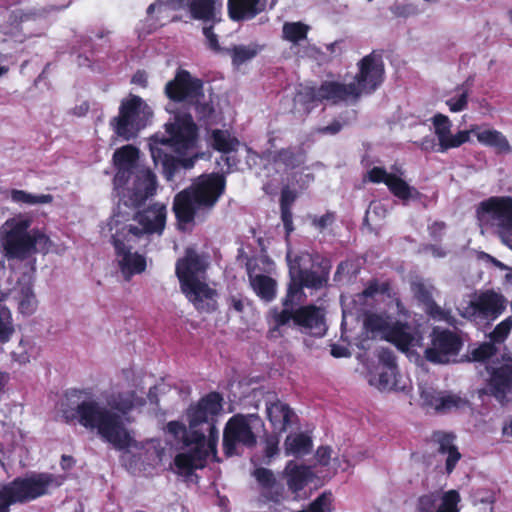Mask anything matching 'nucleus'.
Returning a JSON list of instances; mask_svg holds the SVG:
<instances>
[{
  "label": "nucleus",
  "mask_w": 512,
  "mask_h": 512,
  "mask_svg": "<svg viewBox=\"0 0 512 512\" xmlns=\"http://www.w3.org/2000/svg\"><path fill=\"white\" fill-rule=\"evenodd\" d=\"M455 437L452 434L445 432H436L433 434V440L438 444L439 452L446 456V470L448 473L452 472L456 463L459 461L461 455L454 445Z\"/></svg>",
  "instance_id": "nucleus-39"
},
{
  "label": "nucleus",
  "mask_w": 512,
  "mask_h": 512,
  "mask_svg": "<svg viewBox=\"0 0 512 512\" xmlns=\"http://www.w3.org/2000/svg\"><path fill=\"white\" fill-rule=\"evenodd\" d=\"M121 223L119 216L111 217L108 222L109 230L112 233L113 243L116 250L117 261L120 269L126 278L134 274L142 273L146 268V259L143 255L132 252L131 243L137 239H130L126 234V226L118 228Z\"/></svg>",
  "instance_id": "nucleus-14"
},
{
  "label": "nucleus",
  "mask_w": 512,
  "mask_h": 512,
  "mask_svg": "<svg viewBox=\"0 0 512 512\" xmlns=\"http://www.w3.org/2000/svg\"><path fill=\"white\" fill-rule=\"evenodd\" d=\"M283 476L286 479L289 490L296 494L295 498H297L298 493L311 480L312 472L309 467L299 465L291 460L286 464L283 470Z\"/></svg>",
  "instance_id": "nucleus-34"
},
{
  "label": "nucleus",
  "mask_w": 512,
  "mask_h": 512,
  "mask_svg": "<svg viewBox=\"0 0 512 512\" xmlns=\"http://www.w3.org/2000/svg\"><path fill=\"white\" fill-rule=\"evenodd\" d=\"M273 167L278 173L296 169L304 163L305 156L301 149H282L270 156Z\"/></svg>",
  "instance_id": "nucleus-38"
},
{
  "label": "nucleus",
  "mask_w": 512,
  "mask_h": 512,
  "mask_svg": "<svg viewBox=\"0 0 512 512\" xmlns=\"http://www.w3.org/2000/svg\"><path fill=\"white\" fill-rule=\"evenodd\" d=\"M443 229H444V224L443 223H434L430 227V230H431L432 234H436L438 232H441Z\"/></svg>",
  "instance_id": "nucleus-62"
},
{
  "label": "nucleus",
  "mask_w": 512,
  "mask_h": 512,
  "mask_svg": "<svg viewBox=\"0 0 512 512\" xmlns=\"http://www.w3.org/2000/svg\"><path fill=\"white\" fill-rule=\"evenodd\" d=\"M490 371L489 390L500 401L508 402L512 395V358H503L487 366Z\"/></svg>",
  "instance_id": "nucleus-24"
},
{
  "label": "nucleus",
  "mask_w": 512,
  "mask_h": 512,
  "mask_svg": "<svg viewBox=\"0 0 512 512\" xmlns=\"http://www.w3.org/2000/svg\"><path fill=\"white\" fill-rule=\"evenodd\" d=\"M151 117L150 107L140 97L130 95L122 100L119 115L110 124L117 136L129 140L146 127Z\"/></svg>",
  "instance_id": "nucleus-12"
},
{
  "label": "nucleus",
  "mask_w": 512,
  "mask_h": 512,
  "mask_svg": "<svg viewBox=\"0 0 512 512\" xmlns=\"http://www.w3.org/2000/svg\"><path fill=\"white\" fill-rule=\"evenodd\" d=\"M309 27L301 22H286L283 25V38L297 44L306 39Z\"/></svg>",
  "instance_id": "nucleus-46"
},
{
  "label": "nucleus",
  "mask_w": 512,
  "mask_h": 512,
  "mask_svg": "<svg viewBox=\"0 0 512 512\" xmlns=\"http://www.w3.org/2000/svg\"><path fill=\"white\" fill-rule=\"evenodd\" d=\"M477 217L482 225L496 226L502 243L512 250V198L491 197L481 202Z\"/></svg>",
  "instance_id": "nucleus-13"
},
{
  "label": "nucleus",
  "mask_w": 512,
  "mask_h": 512,
  "mask_svg": "<svg viewBox=\"0 0 512 512\" xmlns=\"http://www.w3.org/2000/svg\"><path fill=\"white\" fill-rule=\"evenodd\" d=\"M64 477L52 474H33L0 486V512H10V506L29 502L57 488Z\"/></svg>",
  "instance_id": "nucleus-10"
},
{
  "label": "nucleus",
  "mask_w": 512,
  "mask_h": 512,
  "mask_svg": "<svg viewBox=\"0 0 512 512\" xmlns=\"http://www.w3.org/2000/svg\"><path fill=\"white\" fill-rule=\"evenodd\" d=\"M207 260L188 248L185 256L176 263V274L181 289L199 311L211 312L216 308V292L205 280Z\"/></svg>",
  "instance_id": "nucleus-9"
},
{
  "label": "nucleus",
  "mask_w": 512,
  "mask_h": 512,
  "mask_svg": "<svg viewBox=\"0 0 512 512\" xmlns=\"http://www.w3.org/2000/svg\"><path fill=\"white\" fill-rule=\"evenodd\" d=\"M203 33L206 37L209 47L213 50H218L219 45H218L217 36L212 32V29L210 27H204Z\"/></svg>",
  "instance_id": "nucleus-53"
},
{
  "label": "nucleus",
  "mask_w": 512,
  "mask_h": 512,
  "mask_svg": "<svg viewBox=\"0 0 512 512\" xmlns=\"http://www.w3.org/2000/svg\"><path fill=\"white\" fill-rule=\"evenodd\" d=\"M334 221V215L332 213H326L320 217H315L313 219V225L320 230H323L330 226Z\"/></svg>",
  "instance_id": "nucleus-51"
},
{
  "label": "nucleus",
  "mask_w": 512,
  "mask_h": 512,
  "mask_svg": "<svg viewBox=\"0 0 512 512\" xmlns=\"http://www.w3.org/2000/svg\"><path fill=\"white\" fill-rule=\"evenodd\" d=\"M358 68L359 72L351 83L327 81L317 90L303 87L295 97L296 105H302L309 111L323 100L332 103L355 100L362 94L371 93L382 83L384 64L380 55L371 53L365 56L359 61Z\"/></svg>",
  "instance_id": "nucleus-4"
},
{
  "label": "nucleus",
  "mask_w": 512,
  "mask_h": 512,
  "mask_svg": "<svg viewBox=\"0 0 512 512\" xmlns=\"http://www.w3.org/2000/svg\"><path fill=\"white\" fill-rule=\"evenodd\" d=\"M252 475L261 487V495L266 501L279 503L285 499V488L276 480L271 470L256 468Z\"/></svg>",
  "instance_id": "nucleus-31"
},
{
  "label": "nucleus",
  "mask_w": 512,
  "mask_h": 512,
  "mask_svg": "<svg viewBox=\"0 0 512 512\" xmlns=\"http://www.w3.org/2000/svg\"><path fill=\"white\" fill-rule=\"evenodd\" d=\"M32 218L27 214H17L0 226V248L8 259H27L36 253L62 254L65 246L55 244L39 228H31Z\"/></svg>",
  "instance_id": "nucleus-6"
},
{
  "label": "nucleus",
  "mask_w": 512,
  "mask_h": 512,
  "mask_svg": "<svg viewBox=\"0 0 512 512\" xmlns=\"http://www.w3.org/2000/svg\"><path fill=\"white\" fill-rule=\"evenodd\" d=\"M10 199L18 205L36 206L50 204L53 201L51 194H34L24 190L13 189L10 192Z\"/></svg>",
  "instance_id": "nucleus-44"
},
{
  "label": "nucleus",
  "mask_w": 512,
  "mask_h": 512,
  "mask_svg": "<svg viewBox=\"0 0 512 512\" xmlns=\"http://www.w3.org/2000/svg\"><path fill=\"white\" fill-rule=\"evenodd\" d=\"M143 391L133 372H124L123 379L106 396L107 406L125 415L144 404Z\"/></svg>",
  "instance_id": "nucleus-19"
},
{
  "label": "nucleus",
  "mask_w": 512,
  "mask_h": 512,
  "mask_svg": "<svg viewBox=\"0 0 512 512\" xmlns=\"http://www.w3.org/2000/svg\"><path fill=\"white\" fill-rule=\"evenodd\" d=\"M403 176L404 172L399 168H392L388 172L383 167L374 166L366 172L363 181L375 184L384 183L389 191L403 202L418 199L420 193L416 188L410 186Z\"/></svg>",
  "instance_id": "nucleus-20"
},
{
  "label": "nucleus",
  "mask_w": 512,
  "mask_h": 512,
  "mask_svg": "<svg viewBox=\"0 0 512 512\" xmlns=\"http://www.w3.org/2000/svg\"><path fill=\"white\" fill-rule=\"evenodd\" d=\"M303 287L295 279H291L288 286L287 294L282 300L283 309L277 307L272 308L267 316L270 326L269 335L272 338L281 335V329L291 323L294 306L301 304L305 299Z\"/></svg>",
  "instance_id": "nucleus-21"
},
{
  "label": "nucleus",
  "mask_w": 512,
  "mask_h": 512,
  "mask_svg": "<svg viewBox=\"0 0 512 512\" xmlns=\"http://www.w3.org/2000/svg\"><path fill=\"white\" fill-rule=\"evenodd\" d=\"M309 260L310 255L307 253L298 256L293 255L291 251L287 252V261L291 279H295L304 287L320 288L327 280V273L317 274L302 267V262Z\"/></svg>",
  "instance_id": "nucleus-28"
},
{
  "label": "nucleus",
  "mask_w": 512,
  "mask_h": 512,
  "mask_svg": "<svg viewBox=\"0 0 512 512\" xmlns=\"http://www.w3.org/2000/svg\"><path fill=\"white\" fill-rule=\"evenodd\" d=\"M295 199L296 194L293 191L289 188L283 189L281 194V207H290Z\"/></svg>",
  "instance_id": "nucleus-52"
},
{
  "label": "nucleus",
  "mask_w": 512,
  "mask_h": 512,
  "mask_svg": "<svg viewBox=\"0 0 512 512\" xmlns=\"http://www.w3.org/2000/svg\"><path fill=\"white\" fill-rule=\"evenodd\" d=\"M260 420L255 415H235L226 423L223 446L227 455L237 453L239 446L252 447L256 444L254 432Z\"/></svg>",
  "instance_id": "nucleus-18"
},
{
  "label": "nucleus",
  "mask_w": 512,
  "mask_h": 512,
  "mask_svg": "<svg viewBox=\"0 0 512 512\" xmlns=\"http://www.w3.org/2000/svg\"><path fill=\"white\" fill-rule=\"evenodd\" d=\"M261 50L262 46L257 43L235 46L231 49L232 62L235 66H240L253 59Z\"/></svg>",
  "instance_id": "nucleus-45"
},
{
  "label": "nucleus",
  "mask_w": 512,
  "mask_h": 512,
  "mask_svg": "<svg viewBox=\"0 0 512 512\" xmlns=\"http://www.w3.org/2000/svg\"><path fill=\"white\" fill-rule=\"evenodd\" d=\"M279 437L278 436H269L265 441V456L269 460L276 456L279 452Z\"/></svg>",
  "instance_id": "nucleus-50"
},
{
  "label": "nucleus",
  "mask_w": 512,
  "mask_h": 512,
  "mask_svg": "<svg viewBox=\"0 0 512 512\" xmlns=\"http://www.w3.org/2000/svg\"><path fill=\"white\" fill-rule=\"evenodd\" d=\"M291 321L303 332L313 336H323L326 331L324 311L320 307H301L292 313Z\"/></svg>",
  "instance_id": "nucleus-29"
},
{
  "label": "nucleus",
  "mask_w": 512,
  "mask_h": 512,
  "mask_svg": "<svg viewBox=\"0 0 512 512\" xmlns=\"http://www.w3.org/2000/svg\"><path fill=\"white\" fill-rule=\"evenodd\" d=\"M383 207V204H381L380 202H373L367 211V216L370 217L371 214L378 213V210H383Z\"/></svg>",
  "instance_id": "nucleus-59"
},
{
  "label": "nucleus",
  "mask_w": 512,
  "mask_h": 512,
  "mask_svg": "<svg viewBox=\"0 0 512 512\" xmlns=\"http://www.w3.org/2000/svg\"><path fill=\"white\" fill-rule=\"evenodd\" d=\"M461 347L460 339L447 330L434 329L431 346L425 350L426 358L434 363H447Z\"/></svg>",
  "instance_id": "nucleus-23"
},
{
  "label": "nucleus",
  "mask_w": 512,
  "mask_h": 512,
  "mask_svg": "<svg viewBox=\"0 0 512 512\" xmlns=\"http://www.w3.org/2000/svg\"><path fill=\"white\" fill-rule=\"evenodd\" d=\"M495 352V347L492 343H483L472 351V357L475 361H485L491 357Z\"/></svg>",
  "instance_id": "nucleus-49"
},
{
  "label": "nucleus",
  "mask_w": 512,
  "mask_h": 512,
  "mask_svg": "<svg viewBox=\"0 0 512 512\" xmlns=\"http://www.w3.org/2000/svg\"><path fill=\"white\" fill-rule=\"evenodd\" d=\"M139 150L125 145L114 152L113 161L117 168L114 186L120 202L126 207H137L152 196L157 187L153 172L138 164Z\"/></svg>",
  "instance_id": "nucleus-5"
},
{
  "label": "nucleus",
  "mask_w": 512,
  "mask_h": 512,
  "mask_svg": "<svg viewBox=\"0 0 512 512\" xmlns=\"http://www.w3.org/2000/svg\"><path fill=\"white\" fill-rule=\"evenodd\" d=\"M415 297L426 304L428 313L435 319L447 320V314L431 301L434 287L428 282L417 279L411 284Z\"/></svg>",
  "instance_id": "nucleus-37"
},
{
  "label": "nucleus",
  "mask_w": 512,
  "mask_h": 512,
  "mask_svg": "<svg viewBox=\"0 0 512 512\" xmlns=\"http://www.w3.org/2000/svg\"><path fill=\"white\" fill-rule=\"evenodd\" d=\"M266 0H228V11L231 19L247 20L265 10Z\"/></svg>",
  "instance_id": "nucleus-35"
},
{
  "label": "nucleus",
  "mask_w": 512,
  "mask_h": 512,
  "mask_svg": "<svg viewBox=\"0 0 512 512\" xmlns=\"http://www.w3.org/2000/svg\"><path fill=\"white\" fill-rule=\"evenodd\" d=\"M470 92V86L467 83L461 84L447 95L445 104L451 112H461L468 106Z\"/></svg>",
  "instance_id": "nucleus-43"
},
{
  "label": "nucleus",
  "mask_w": 512,
  "mask_h": 512,
  "mask_svg": "<svg viewBox=\"0 0 512 512\" xmlns=\"http://www.w3.org/2000/svg\"><path fill=\"white\" fill-rule=\"evenodd\" d=\"M434 134L438 139L439 151L445 152L448 149L457 148L470 141V132L467 130L458 131L452 134V122L448 116L438 113L431 118Z\"/></svg>",
  "instance_id": "nucleus-26"
},
{
  "label": "nucleus",
  "mask_w": 512,
  "mask_h": 512,
  "mask_svg": "<svg viewBox=\"0 0 512 512\" xmlns=\"http://www.w3.org/2000/svg\"><path fill=\"white\" fill-rule=\"evenodd\" d=\"M368 382L383 392H405L411 387L410 380L398 373L395 357L390 351L380 353L377 365L369 372Z\"/></svg>",
  "instance_id": "nucleus-15"
},
{
  "label": "nucleus",
  "mask_w": 512,
  "mask_h": 512,
  "mask_svg": "<svg viewBox=\"0 0 512 512\" xmlns=\"http://www.w3.org/2000/svg\"><path fill=\"white\" fill-rule=\"evenodd\" d=\"M266 414L273 430L277 433L284 432L297 418L291 408L280 400L267 402Z\"/></svg>",
  "instance_id": "nucleus-32"
},
{
  "label": "nucleus",
  "mask_w": 512,
  "mask_h": 512,
  "mask_svg": "<svg viewBox=\"0 0 512 512\" xmlns=\"http://www.w3.org/2000/svg\"><path fill=\"white\" fill-rule=\"evenodd\" d=\"M221 410L222 397L212 392L188 408L186 417L189 430L178 421L167 424V433L183 444L184 451L174 460L173 470L177 474L189 475L195 469L203 468L208 460L216 459L219 432L214 425V418Z\"/></svg>",
  "instance_id": "nucleus-1"
},
{
  "label": "nucleus",
  "mask_w": 512,
  "mask_h": 512,
  "mask_svg": "<svg viewBox=\"0 0 512 512\" xmlns=\"http://www.w3.org/2000/svg\"><path fill=\"white\" fill-rule=\"evenodd\" d=\"M8 375L2 371H0V391L3 389L5 384L7 383Z\"/></svg>",
  "instance_id": "nucleus-63"
},
{
  "label": "nucleus",
  "mask_w": 512,
  "mask_h": 512,
  "mask_svg": "<svg viewBox=\"0 0 512 512\" xmlns=\"http://www.w3.org/2000/svg\"><path fill=\"white\" fill-rule=\"evenodd\" d=\"M512 329V317H508L500 322L493 332L491 333V339L493 342L500 343L506 339Z\"/></svg>",
  "instance_id": "nucleus-48"
},
{
  "label": "nucleus",
  "mask_w": 512,
  "mask_h": 512,
  "mask_svg": "<svg viewBox=\"0 0 512 512\" xmlns=\"http://www.w3.org/2000/svg\"><path fill=\"white\" fill-rule=\"evenodd\" d=\"M397 318L386 313H367L363 319V335L358 344L366 348L368 339H382L395 345L400 351L411 355L423 345V331L417 324L407 322V311L398 300L395 302Z\"/></svg>",
  "instance_id": "nucleus-7"
},
{
  "label": "nucleus",
  "mask_w": 512,
  "mask_h": 512,
  "mask_svg": "<svg viewBox=\"0 0 512 512\" xmlns=\"http://www.w3.org/2000/svg\"><path fill=\"white\" fill-rule=\"evenodd\" d=\"M333 450L328 446H321L316 450L315 458L319 465L328 466L334 472L338 470L345 471L354 465L346 456L340 459L337 456H332Z\"/></svg>",
  "instance_id": "nucleus-41"
},
{
  "label": "nucleus",
  "mask_w": 512,
  "mask_h": 512,
  "mask_svg": "<svg viewBox=\"0 0 512 512\" xmlns=\"http://www.w3.org/2000/svg\"><path fill=\"white\" fill-rule=\"evenodd\" d=\"M250 286L256 295L263 301L270 302L276 296V281L268 275L262 274L254 267L252 263L247 264Z\"/></svg>",
  "instance_id": "nucleus-33"
},
{
  "label": "nucleus",
  "mask_w": 512,
  "mask_h": 512,
  "mask_svg": "<svg viewBox=\"0 0 512 512\" xmlns=\"http://www.w3.org/2000/svg\"><path fill=\"white\" fill-rule=\"evenodd\" d=\"M225 188L222 175H201L192 185L178 193L174 200V211L180 224H188L202 218L218 201Z\"/></svg>",
  "instance_id": "nucleus-8"
},
{
  "label": "nucleus",
  "mask_w": 512,
  "mask_h": 512,
  "mask_svg": "<svg viewBox=\"0 0 512 512\" xmlns=\"http://www.w3.org/2000/svg\"><path fill=\"white\" fill-rule=\"evenodd\" d=\"M331 354L335 358H342V357L350 356L349 349L347 347L341 346V345H332Z\"/></svg>",
  "instance_id": "nucleus-56"
},
{
  "label": "nucleus",
  "mask_w": 512,
  "mask_h": 512,
  "mask_svg": "<svg viewBox=\"0 0 512 512\" xmlns=\"http://www.w3.org/2000/svg\"><path fill=\"white\" fill-rule=\"evenodd\" d=\"M132 81L134 83H139L141 85H144L146 82L144 73L138 72L137 74L134 75Z\"/></svg>",
  "instance_id": "nucleus-61"
},
{
  "label": "nucleus",
  "mask_w": 512,
  "mask_h": 512,
  "mask_svg": "<svg viewBox=\"0 0 512 512\" xmlns=\"http://www.w3.org/2000/svg\"><path fill=\"white\" fill-rule=\"evenodd\" d=\"M210 143L214 149L222 152L224 155L236 151L240 146V141L231 135L228 130L215 129L211 132Z\"/></svg>",
  "instance_id": "nucleus-42"
},
{
  "label": "nucleus",
  "mask_w": 512,
  "mask_h": 512,
  "mask_svg": "<svg viewBox=\"0 0 512 512\" xmlns=\"http://www.w3.org/2000/svg\"><path fill=\"white\" fill-rule=\"evenodd\" d=\"M13 299L17 304L18 312L23 316H31L37 311L39 303L31 283H19L14 288Z\"/></svg>",
  "instance_id": "nucleus-36"
},
{
  "label": "nucleus",
  "mask_w": 512,
  "mask_h": 512,
  "mask_svg": "<svg viewBox=\"0 0 512 512\" xmlns=\"http://www.w3.org/2000/svg\"><path fill=\"white\" fill-rule=\"evenodd\" d=\"M467 132H470V136L474 135L480 144L491 147L499 153H509L511 151V145L506 136L494 128L474 124L470 126Z\"/></svg>",
  "instance_id": "nucleus-30"
},
{
  "label": "nucleus",
  "mask_w": 512,
  "mask_h": 512,
  "mask_svg": "<svg viewBox=\"0 0 512 512\" xmlns=\"http://www.w3.org/2000/svg\"><path fill=\"white\" fill-rule=\"evenodd\" d=\"M386 287L379 285L376 281L371 282L361 293L354 298L355 305L359 306L358 310H362L363 306L370 304L375 295L384 293Z\"/></svg>",
  "instance_id": "nucleus-47"
},
{
  "label": "nucleus",
  "mask_w": 512,
  "mask_h": 512,
  "mask_svg": "<svg viewBox=\"0 0 512 512\" xmlns=\"http://www.w3.org/2000/svg\"><path fill=\"white\" fill-rule=\"evenodd\" d=\"M282 212V220L284 223V227L287 233H290L293 230L292 227V214L289 210V207H281Z\"/></svg>",
  "instance_id": "nucleus-55"
},
{
  "label": "nucleus",
  "mask_w": 512,
  "mask_h": 512,
  "mask_svg": "<svg viewBox=\"0 0 512 512\" xmlns=\"http://www.w3.org/2000/svg\"><path fill=\"white\" fill-rule=\"evenodd\" d=\"M245 302L238 297L232 296L229 299V308L241 313L244 310Z\"/></svg>",
  "instance_id": "nucleus-57"
},
{
  "label": "nucleus",
  "mask_w": 512,
  "mask_h": 512,
  "mask_svg": "<svg viewBox=\"0 0 512 512\" xmlns=\"http://www.w3.org/2000/svg\"><path fill=\"white\" fill-rule=\"evenodd\" d=\"M429 251L434 257H444L446 255V253L441 248L435 246H431Z\"/></svg>",
  "instance_id": "nucleus-60"
},
{
  "label": "nucleus",
  "mask_w": 512,
  "mask_h": 512,
  "mask_svg": "<svg viewBox=\"0 0 512 512\" xmlns=\"http://www.w3.org/2000/svg\"><path fill=\"white\" fill-rule=\"evenodd\" d=\"M341 129V125L338 122H333L331 125L321 128L319 131L326 134H336Z\"/></svg>",
  "instance_id": "nucleus-58"
},
{
  "label": "nucleus",
  "mask_w": 512,
  "mask_h": 512,
  "mask_svg": "<svg viewBox=\"0 0 512 512\" xmlns=\"http://www.w3.org/2000/svg\"><path fill=\"white\" fill-rule=\"evenodd\" d=\"M420 397L423 405L438 412H449L467 404V401L458 394L438 391L430 386L420 387Z\"/></svg>",
  "instance_id": "nucleus-27"
},
{
  "label": "nucleus",
  "mask_w": 512,
  "mask_h": 512,
  "mask_svg": "<svg viewBox=\"0 0 512 512\" xmlns=\"http://www.w3.org/2000/svg\"><path fill=\"white\" fill-rule=\"evenodd\" d=\"M165 92L174 102L193 107L201 118L208 117L212 112L201 80L192 77L187 71H179L174 80L166 84Z\"/></svg>",
  "instance_id": "nucleus-11"
},
{
  "label": "nucleus",
  "mask_w": 512,
  "mask_h": 512,
  "mask_svg": "<svg viewBox=\"0 0 512 512\" xmlns=\"http://www.w3.org/2000/svg\"><path fill=\"white\" fill-rule=\"evenodd\" d=\"M312 448L311 437L303 432L289 434L284 442L285 455L303 456Z\"/></svg>",
  "instance_id": "nucleus-40"
},
{
  "label": "nucleus",
  "mask_w": 512,
  "mask_h": 512,
  "mask_svg": "<svg viewBox=\"0 0 512 512\" xmlns=\"http://www.w3.org/2000/svg\"><path fill=\"white\" fill-rule=\"evenodd\" d=\"M82 395V393H80ZM75 408H67L63 416L67 422L77 421L89 430H95L101 439L111 444L115 449L127 453L142 450L153 465L164 460L165 452L159 440H150L145 445L136 441L133 431L126 428L123 418L115 412L100 405L92 397L81 398Z\"/></svg>",
  "instance_id": "nucleus-2"
},
{
  "label": "nucleus",
  "mask_w": 512,
  "mask_h": 512,
  "mask_svg": "<svg viewBox=\"0 0 512 512\" xmlns=\"http://www.w3.org/2000/svg\"><path fill=\"white\" fill-rule=\"evenodd\" d=\"M164 129L148 139V146L155 165H161L165 178L172 180L179 165L192 168L204 154L196 151L198 128L190 114L175 113Z\"/></svg>",
  "instance_id": "nucleus-3"
},
{
  "label": "nucleus",
  "mask_w": 512,
  "mask_h": 512,
  "mask_svg": "<svg viewBox=\"0 0 512 512\" xmlns=\"http://www.w3.org/2000/svg\"><path fill=\"white\" fill-rule=\"evenodd\" d=\"M503 433L512 436V420L504 426Z\"/></svg>",
  "instance_id": "nucleus-64"
},
{
  "label": "nucleus",
  "mask_w": 512,
  "mask_h": 512,
  "mask_svg": "<svg viewBox=\"0 0 512 512\" xmlns=\"http://www.w3.org/2000/svg\"><path fill=\"white\" fill-rule=\"evenodd\" d=\"M119 216L121 223L118 228L126 226V234L130 239H139L146 234H161L165 228L167 209L163 204H154L146 210L138 212L133 217L134 223L127 224L128 219L120 211L112 217Z\"/></svg>",
  "instance_id": "nucleus-17"
},
{
  "label": "nucleus",
  "mask_w": 512,
  "mask_h": 512,
  "mask_svg": "<svg viewBox=\"0 0 512 512\" xmlns=\"http://www.w3.org/2000/svg\"><path fill=\"white\" fill-rule=\"evenodd\" d=\"M174 9L187 8L190 16L205 23L220 21L222 0H171Z\"/></svg>",
  "instance_id": "nucleus-25"
},
{
  "label": "nucleus",
  "mask_w": 512,
  "mask_h": 512,
  "mask_svg": "<svg viewBox=\"0 0 512 512\" xmlns=\"http://www.w3.org/2000/svg\"><path fill=\"white\" fill-rule=\"evenodd\" d=\"M506 308V299L494 291L476 294L459 308L461 315L477 324H487L498 318Z\"/></svg>",
  "instance_id": "nucleus-16"
},
{
  "label": "nucleus",
  "mask_w": 512,
  "mask_h": 512,
  "mask_svg": "<svg viewBox=\"0 0 512 512\" xmlns=\"http://www.w3.org/2000/svg\"><path fill=\"white\" fill-rule=\"evenodd\" d=\"M342 41H335L325 45V49L329 54V57H336L342 52Z\"/></svg>",
  "instance_id": "nucleus-54"
},
{
  "label": "nucleus",
  "mask_w": 512,
  "mask_h": 512,
  "mask_svg": "<svg viewBox=\"0 0 512 512\" xmlns=\"http://www.w3.org/2000/svg\"><path fill=\"white\" fill-rule=\"evenodd\" d=\"M459 502L456 490L425 492L415 498L412 512H459Z\"/></svg>",
  "instance_id": "nucleus-22"
}]
</instances>
